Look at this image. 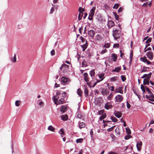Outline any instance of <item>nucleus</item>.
<instances>
[{
  "instance_id": "58836bf2",
  "label": "nucleus",
  "mask_w": 154,
  "mask_h": 154,
  "mask_svg": "<svg viewBox=\"0 0 154 154\" xmlns=\"http://www.w3.org/2000/svg\"><path fill=\"white\" fill-rule=\"evenodd\" d=\"M11 60L14 63H15L16 61V55L15 54H14V57L13 58H11Z\"/></svg>"
},
{
  "instance_id": "9d476101",
  "label": "nucleus",
  "mask_w": 154,
  "mask_h": 154,
  "mask_svg": "<svg viewBox=\"0 0 154 154\" xmlns=\"http://www.w3.org/2000/svg\"><path fill=\"white\" fill-rule=\"evenodd\" d=\"M142 145V143L141 141L137 143L136 146L138 151H140L141 150Z\"/></svg>"
},
{
  "instance_id": "f3484780",
  "label": "nucleus",
  "mask_w": 154,
  "mask_h": 154,
  "mask_svg": "<svg viewBox=\"0 0 154 154\" xmlns=\"http://www.w3.org/2000/svg\"><path fill=\"white\" fill-rule=\"evenodd\" d=\"M48 130L52 132H55V128L51 125H49L48 128Z\"/></svg>"
},
{
  "instance_id": "680f3d73",
  "label": "nucleus",
  "mask_w": 154,
  "mask_h": 154,
  "mask_svg": "<svg viewBox=\"0 0 154 154\" xmlns=\"http://www.w3.org/2000/svg\"><path fill=\"white\" fill-rule=\"evenodd\" d=\"M93 16L89 15L88 19L90 20H92L93 19Z\"/></svg>"
},
{
  "instance_id": "4468645a",
  "label": "nucleus",
  "mask_w": 154,
  "mask_h": 154,
  "mask_svg": "<svg viewBox=\"0 0 154 154\" xmlns=\"http://www.w3.org/2000/svg\"><path fill=\"white\" fill-rule=\"evenodd\" d=\"M115 24L112 21L110 20L108 21V26L109 27H111L114 26Z\"/></svg>"
},
{
  "instance_id": "f03ea898",
  "label": "nucleus",
  "mask_w": 154,
  "mask_h": 154,
  "mask_svg": "<svg viewBox=\"0 0 154 154\" xmlns=\"http://www.w3.org/2000/svg\"><path fill=\"white\" fill-rule=\"evenodd\" d=\"M69 67V65L63 63L60 68V70L62 71V72L64 75V74L68 72Z\"/></svg>"
},
{
  "instance_id": "79ce46f5",
  "label": "nucleus",
  "mask_w": 154,
  "mask_h": 154,
  "mask_svg": "<svg viewBox=\"0 0 154 154\" xmlns=\"http://www.w3.org/2000/svg\"><path fill=\"white\" fill-rule=\"evenodd\" d=\"M152 39L151 38H149L148 39H147V40L146 42V43H147L151 42L152 41Z\"/></svg>"
},
{
  "instance_id": "20e7f679",
  "label": "nucleus",
  "mask_w": 154,
  "mask_h": 154,
  "mask_svg": "<svg viewBox=\"0 0 154 154\" xmlns=\"http://www.w3.org/2000/svg\"><path fill=\"white\" fill-rule=\"evenodd\" d=\"M149 95H146V98L148 99L149 100L151 101L154 102V95L152 93L151 91V93H148Z\"/></svg>"
},
{
  "instance_id": "8fccbe9b",
  "label": "nucleus",
  "mask_w": 154,
  "mask_h": 154,
  "mask_svg": "<svg viewBox=\"0 0 154 154\" xmlns=\"http://www.w3.org/2000/svg\"><path fill=\"white\" fill-rule=\"evenodd\" d=\"M109 89L111 91H113L114 90V87L113 86H111V87H109Z\"/></svg>"
},
{
  "instance_id": "c9c22d12",
  "label": "nucleus",
  "mask_w": 154,
  "mask_h": 154,
  "mask_svg": "<svg viewBox=\"0 0 154 154\" xmlns=\"http://www.w3.org/2000/svg\"><path fill=\"white\" fill-rule=\"evenodd\" d=\"M84 94H85L86 97H88V91L87 89L85 88L84 91Z\"/></svg>"
},
{
  "instance_id": "c03bdc74",
  "label": "nucleus",
  "mask_w": 154,
  "mask_h": 154,
  "mask_svg": "<svg viewBox=\"0 0 154 154\" xmlns=\"http://www.w3.org/2000/svg\"><path fill=\"white\" fill-rule=\"evenodd\" d=\"M94 94L96 95H97L98 94L99 91L97 89L94 90Z\"/></svg>"
},
{
  "instance_id": "423d86ee",
  "label": "nucleus",
  "mask_w": 154,
  "mask_h": 154,
  "mask_svg": "<svg viewBox=\"0 0 154 154\" xmlns=\"http://www.w3.org/2000/svg\"><path fill=\"white\" fill-rule=\"evenodd\" d=\"M146 56L150 60H152L153 58V54L151 51H149L146 53Z\"/></svg>"
},
{
  "instance_id": "6e6d98bb",
  "label": "nucleus",
  "mask_w": 154,
  "mask_h": 154,
  "mask_svg": "<svg viewBox=\"0 0 154 154\" xmlns=\"http://www.w3.org/2000/svg\"><path fill=\"white\" fill-rule=\"evenodd\" d=\"M90 134L91 135V137H92L93 135V132L92 130V129H91L90 131Z\"/></svg>"
},
{
  "instance_id": "5701e85b",
  "label": "nucleus",
  "mask_w": 154,
  "mask_h": 154,
  "mask_svg": "<svg viewBox=\"0 0 154 154\" xmlns=\"http://www.w3.org/2000/svg\"><path fill=\"white\" fill-rule=\"evenodd\" d=\"M85 124L84 122H81L79 124V127L80 129L84 128L85 127Z\"/></svg>"
},
{
  "instance_id": "aec40b11",
  "label": "nucleus",
  "mask_w": 154,
  "mask_h": 154,
  "mask_svg": "<svg viewBox=\"0 0 154 154\" xmlns=\"http://www.w3.org/2000/svg\"><path fill=\"white\" fill-rule=\"evenodd\" d=\"M81 46L82 48V51H84L87 48L88 45L86 43L84 44L83 45H81Z\"/></svg>"
},
{
  "instance_id": "39448f33",
  "label": "nucleus",
  "mask_w": 154,
  "mask_h": 154,
  "mask_svg": "<svg viewBox=\"0 0 154 154\" xmlns=\"http://www.w3.org/2000/svg\"><path fill=\"white\" fill-rule=\"evenodd\" d=\"M123 99V96L122 95H118L116 96V102L120 103Z\"/></svg>"
},
{
  "instance_id": "2eb2a0df",
  "label": "nucleus",
  "mask_w": 154,
  "mask_h": 154,
  "mask_svg": "<svg viewBox=\"0 0 154 154\" xmlns=\"http://www.w3.org/2000/svg\"><path fill=\"white\" fill-rule=\"evenodd\" d=\"M104 76V74L103 73H100L98 74L99 77L101 79V81H102L105 78Z\"/></svg>"
},
{
  "instance_id": "4d7b16f0",
  "label": "nucleus",
  "mask_w": 154,
  "mask_h": 154,
  "mask_svg": "<svg viewBox=\"0 0 154 154\" xmlns=\"http://www.w3.org/2000/svg\"><path fill=\"white\" fill-rule=\"evenodd\" d=\"M84 79H85V80L86 82H88L89 81V79H88V77H86V78H84ZM88 83H88V82H87V84L88 85Z\"/></svg>"
},
{
  "instance_id": "5fc2aeb1",
  "label": "nucleus",
  "mask_w": 154,
  "mask_h": 154,
  "mask_svg": "<svg viewBox=\"0 0 154 154\" xmlns=\"http://www.w3.org/2000/svg\"><path fill=\"white\" fill-rule=\"evenodd\" d=\"M38 104L39 106H42L44 104V103L43 101H41Z\"/></svg>"
},
{
  "instance_id": "a19ab883",
  "label": "nucleus",
  "mask_w": 154,
  "mask_h": 154,
  "mask_svg": "<svg viewBox=\"0 0 154 154\" xmlns=\"http://www.w3.org/2000/svg\"><path fill=\"white\" fill-rule=\"evenodd\" d=\"M112 59L114 61H116V55L115 54H112Z\"/></svg>"
},
{
  "instance_id": "37998d69",
  "label": "nucleus",
  "mask_w": 154,
  "mask_h": 154,
  "mask_svg": "<svg viewBox=\"0 0 154 154\" xmlns=\"http://www.w3.org/2000/svg\"><path fill=\"white\" fill-rule=\"evenodd\" d=\"M116 31V29H113V35L114 37V39H116V32H115Z\"/></svg>"
},
{
  "instance_id": "e433bc0d",
  "label": "nucleus",
  "mask_w": 154,
  "mask_h": 154,
  "mask_svg": "<svg viewBox=\"0 0 154 154\" xmlns=\"http://www.w3.org/2000/svg\"><path fill=\"white\" fill-rule=\"evenodd\" d=\"M146 57H141L140 58V60L141 61L144 62L146 63Z\"/></svg>"
},
{
  "instance_id": "603ef678",
  "label": "nucleus",
  "mask_w": 154,
  "mask_h": 154,
  "mask_svg": "<svg viewBox=\"0 0 154 154\" xmlns=\"http://www.w3.org/2000/svg\"><path fill=\"white\" fill-rule=\"evenodd\" d=\"M54 7H52L51 9L50 13L51 14H52L53 13V12H54Z\"/></svg>"
},
{
  "instance_id": "49530a36",
  "label": "nucleus",
  "mask_w": 154,
  "mask_h": 154,
  "mask_svg": "<svg viewBox=\"0 0 154 154\" xmlns=\"http://www.w3.org/2000/svg\"><path fill=\"white\" fill-rule=\"evenodd\" d=\"M51 56H54L55 54V50L54 49H53L51 51Z\"/></svg>"
},
{
  "instance_id": "f704fd0d",
  "label": "nucleus",
  "mask_w": 154,
  "mask_h": 154,
  "mask_svg": "<svg viewBox=\"0 0 154 154\" xmlns=\"http://www.w3.org/2000/svg\"><path fill=\"white\" fill-rule=\"evenodd\" d=\"M141 90H142L143 94L145 92V86H144L143 85H141Z\"/></svg>"
},
{
  "instance_id": "412c9836",
  "label": "nucleus",
  "mask_w": 154,
  "mask_h": 154,
  "mask_svg": "<svg viewBox=\"0 0 154 154\" xmlns=\"http://www.w3.org/2000/svg\"><path fill=\"white\" fill-rule=\"evenodd\" d=\"M77 94L80 97L82 96V91L79 88L77 90Z\"/></svg>"
},
{
  "instance_id": "7ed1b4c3",
  "label": "nucleus",
  "mask_w": 154,
  "mask_h": 154,
  "mask_svg": "<svg viewBox=\"0 0 154 154\" xmlns=\"http://www.w3.org/2000/svg\"><path fill=\"white\" fill-rule=\"evenodd\" d=\"M70 82V80L67 77L62 76L60 82L62 84L66 85L68 84V82Z\"/></svg>"
},
{
  "instance_id": "0eeeda50",
  "label": "nucleus",
  "mask_w": 154,
  "mask_h": 154,
  "mask_svg": "<svg viewBox=\"0 0 154 154\" xmlns=\"http://www.w3.org/2000/svg\"><path fill=\"white\" fill-rule=\"evenodd\" d=\"M101 93L104 96H107L109 94L108 90L104 88L102 89Z\"/></svg>"
},
{
  "instance_id": "338daca9",
  "label": "nucleus",
  "mask_w": 154,
  "mask_h": 154,
  "mask_svg": "<svg viewBox=\"0 0 154 154\" xmlns=\"http://www.w3.org/2000/svg\"><path fill=\"white\" fill-rule=\"evenodd\" d=\"M121 69V68L119 67H116V72H119Z\"/></svg>"
},
{
  "instance_id": "a18cd8bd",
  "label": "nucleus",
  "mask_w": 154,
  "mask_h": 154,
  "mask_svg": "<svg viewBox=\"0 0 154 154\" xmlns=\"http://www.w3.org/2000/svg\"><path fill=\"white\" fill-rule=\"evenodd\" d=\"M123 9H124L122 7H120L119 10H118V12L120 13V12H122V11L123 10Z\"/></svg>"
},
{
  "instance_id": "c85d7f7f",
  "label": "nucleus",
  "mask_w": 154,
  "mask_h": 154,
  "mask_svg": "<svg viewBox=\"0 0 154 154\" xmlns=\"http://www.w3.org/2000/svg\"><path fill=\"white\" fill-rule=\"evenodd\" d=\"M147 68H149L143 66V69L141 70V73H143L144 72H147Z\"/></svg>"
},
{
  "instance_id": "ddd939ff",
  "label": "nucleus",
  "mask_w": 154,
  "mask_h": 154,
  "mask_svg": "<svg viewBox=\"0 0 154 154\" xmlns=\"http://www.w3.org/2000/svg\"><path fill=\"white\" fill-rule=\"evenodd\" d=\"M121 35V31L118 30L116 29V39L119 38Z\"/></svg>"
},
{
  "instance_id": "7c9ffc66",
  "label": "nucleus",
  "mask_w": 154,
  "mask_h": 154,
  "mask_svg": "<svg viewBox=\"0 0 154 154\" xmlns=\"http://www.w3.org/2000/svg\"><path fill=\"white\" fill-rule=\"evenodd\" d=\"M66 107H64V106H62L60 109L61 112H64L66 110Z\"/></svg>"
},
{
  "instance_id": "09e8293b",
  "label": "nucleus",
  "mask_w": 154,
  "mask_h": 154,
  "mask_svg": "<svg viewBox=\"0 0 154 154\" xmlns=\"http://www.w3.org/2000/svg\"><path fill=\"white\" fill-rule=\"evenodd\" d=\"M116 80V77H112L110 79V81L111 82H113L115 81Z\"/></svg>"
},
{
  "instance_id": "9b49d317",
  "label": "nucleus",
  "mask_w": 154,
  "mask_h": 154,
  "mask_svg": "<svg viewBox=\"0 0 154 154\" xmlns=\"http://www.w3.org/2000/svg\"><path fill=\"white\" fill-rule=\"evenodd\" d=\"M96 9V7H93L92 8L91 10L89 13V15L91 16H93L94 15V14L95 13V10Z\"/></svg>"
},
{
  "instance_id": "b1692460",
  "label": "nucleus",
  "mask_w": 154,
  "mask_h": 154,
  "mask_svg": "<svg viewBox=\"0 0 154 154\" xmlns=\"http://www.w3.org/2000/svg\"><path fill=\"white\" fill-rule=\"evenodd\" d=\"M122 113L121 112H116V117L118 118H120L122 116Z\"/></svg>"
},
{
  "instance_id": "72a5a7b5",
  "label": "nucleus",
  "mask_w": 154,
  "mask_h": 154,
  "mask_svg": "<svg viewBox=\"0 0 154 154\" xmlns=\"http://www.w3.org/2000/svg\"><path fill=\"white\" fill-rule=\"evenodd\" d=\"M132 136L130 135H127L125 137V139L126 140H127L129 138H132Z\"/></svg>"
},
{
  "instance_id": "cd10ccee",
  "label": "nucleus",
  "mask_w": 154,
  "mask_h": 154,
  "mask_svg": "<svg viewBox=\"0 0 154 154\" xmlns=\"http://www.w3.org/2000/svg\"><path fill=\"white\" fill-rule=\"evenodd\" d=\"M151 2L149 3H148V2H147L146 3H144L142 7H146L148 5H149V6H151Z\"/></svg>"
},
{
  "instance_id": "4c0bfd02",
  "label": "nucleus",
  "mask_w": 154,
  "mask_h": 154,
  "mask_svg": "<svg viewBox=\"0 0 154 154\" xmlns=\"http://www.w3.org/2000/svg\"><path fill=\"white\" fill-rule=\"evenodd\" d=\"M107 52V50L106 49H104L102 50L100 52V54H101L102 55V54H105V53H106Z\"/></svg>"
},
{
  "instance_id": "6ab92c4d",
  "label": "nucleus",
  "mask_w": 154,
  "mask_h": 154,
  "mask_svg": "<svg viewBox=\"0 0 154 154\" xmlns=\"http://www.w3.org/2000/svg\"><path fill=\"white\" fill-rule=\"evenodd\" d=\"M95 37L96 40L97 41H101L102 39L101 36L99 34L97 35Z\"/></svg>"
},
{
  "instance_id": "1a4fd4ad",
  "label": "nucleus",
  "mask_w": 154,
  "mask_h": 154,
  "mask_svg": "<svg viewBox=\"0 0 154 154\" xmlns=\"http://www.w3.org/2000/svg\"><path fill=\"white\" fill-rule=\"evenodd\" d=\"M95 33V32L92 29L88 31V35L90 37L92 38L94 37Z\"/></svg>"
},
{
  "instance_id": "864d4df0",
  "label": "nucleus",
  "mask_w": 154,
  "mask_h": 154,
  "mask_svg": "<svg viewBox=\"0 0 154 154\" xmlns=\"http://www.w3.org/2000/svg\"><path fill=\"white\" fill-rule=\"evenodd\" d=\"M127 106L128 109H130L131 107V105L129 103L128 101H127Z\"/></svg>"
},
{
  "instance_id": "ea45409f",
  "label": "nucleus",
  "mask_w": 154,
  "mask_h": 154,
  "mask_svg": "<svg viewBox=\"0 0 154 154\" xmlns=\"http://www.w3.org/2000/svg\"><path fill=\"white\" fill-rule=\"evenodd\" d=\"M121 78L122 81L123 82H125L126 80V77L124 75H122L121 76Z\"/></svg>"
},
{
  "instance_id": "0e129e2a",
  "label": "nucleus",
  "mask_w": 154,
  "mask_h": 154,
  "mask_svg": "<svg viewBox=\"0 0 154 154\" xmlns=\"http://www.w3.org/2000/svg\"><path fill=\"white\" fill-rule=\"evenodd\" d=\"M153 124H154V120H152L151 121V122L149 123V127L150 126V125Z\"/></svg>"
},
{
  "instance_id": "69168bd1",
  "label": "nucleus",
  "mask_w": 154,
  "mask_h": 154,
  "mask_svg": "<svg viewBox=\"0 0 154 154\" xmlns=\"http://www.w3.org/2000/svg\"><path fill=\"white\" fill-rule=\"evenodd\" d=\"M83 75L84 77V78H85L86 77H88V74L87 73H84L83 74Z\"/></svg>"
},
{
  "instance_id": "4be33fe9",
  "label": "nucleus",
  "mask_w": 154,
  "mask_h": 154,
  "mask_svg": "<svg viewBox=\"0 0 154 154\" xmlns=\"http://www.w3.org/2000/svg\"><path fill=\"white\" fill-rule=\"evenodd\" d=\"M59 133L60 134L62 137H63V135L64 134V132L63 128H61L59 131Z\"/></svg>"
},
{
  "instance_id": "a878e982",
  "label": "nucleus",
  "mask_w": 154,
  "mask_h": 154,
  "mask_svg": "<svg viewBox=\"0 0 154 154\" xmlns=\"http://www.w3.org/2000/svg\"><path fill=\"white\" fill-rule=\"evenodd\" d=\"M126 133L127 134L129 135L131 134V132L130 129L128 127H127L125 128Z\"/></svg>"
},
{
  "instance_id": "a211bd4d",
  "label": "nucleus",
  "mask_w": 154,
  "mask_h": 154,
  "mask_svg": "<svg viewBox=\"0 0 154 154\" xmlns=\"http://www.w3.org/2000/svg\"><path fill=\"white\" fill-rule=\"evenodd\" d=\"M112 105L110 103H107L105 105V108L107 109H108L111 107Z\"/></svg>"
},
{
  "instance_id": "c756f323",
  "label": "nucleus",
  "mask_w": 154,
  "mask_h": 154,
  "mask_svg": "<svg viewBox=\"0 0 154 154\" xmlns=\"http://www.w3.org/2000/svg\"><path fill=\"white\" fill-rule=\"evenodd\" d=\"M90 74L91 77H93L95 75L94 70H92L90 71Z\"/></svg>"
},
{
  "instance_id": "e2e57ef3",
  "label": "nucleus",
  "mask_w": 154,
  "mask_h": 154,
  "mask_svg": "<svg viewBox=\"0 0 154 154\" xmlns=\"http://www.w3.org/2000/svg\"><path fill=\"white\" fill-rule=\"evenodd\" d=\"M146 63L147 64H151V62L147 59H146Z\"/></svg>"
},
{
  "instance_id": "2f4dec72",
  "label": "nucleus",
  "mask_w": 154,
  "mask_h": 154,
  "mask_svg": "<svg viewBox=\"0 0 154 154\" xmlns=\"http://www.w3.org/2000/svg\"><path fill=\"white\" fill-rule=\"evenodd\" d=\"M83 138H80L77 139L76 141L77 143H81L83 142Z\"/></svg>"
},
{
  "instance_id": "774afa93",
  "label": "nucleus",
  "mask_w": 154,
  "mask_h": 154,
  "mask_svg": "<svg viewBox=\"0 0 154 154\" xmlns=\"http://www.w3.org/2000/svg\"><path fill=\"white\" fill-rule=\"evenodd\" d=\"M120 57H121L122 58V57H123V56L124 55V54H123V53H122V51L121 50H120Z\"/></svg>"
},
{
  "instance_id": "473e14b6",
  "label": "nucleus",
  "mask_w": 154,
  "mask_h": 154,
  "mask_svg": "<svg viewBox=\"0 0 154 154\" xmlns=\"http://www.w3.org/2000/svg\"><path fill=\"white\" fill-rule=\"evenodd\" d=\"M20 103V101L19 100H17L15 102V105L17 106H19Z\"/></svg>"
},
{
  "instance_id": "f257e3e1",
  "label": "nucleus",
  "mask_w": 154,
  "mask_h": 154,
  "mask_svg": "<svg viewBox=\"0 0 154 154\" xmlns=\"http://www.w3.org/2000/svg\"><path fill=\"white\" fill-rule=\"evenodd\" d=\"M59 97L58 96H55L53 97L52 99L53 100L54 103L56 105L62 104L65 103V100L63 98H61L59 100Z\"/></svg>"
},
{
  "instance_id": "393cba45",
  "label": "nucleus",
  "mask_w": 154,
  "mask_h": 154,
  "mask_svg": "<svg viewBox=\"0 0 154 154\" xmlns=\"http://www.w3.org/2000/svg\"><path fill=\"white\" fill-rule=\"evenodd\" d=\"M110 47V44L109 43L105 44L103 46V48H109Z\"/></svg>"
},
{
  "instance_id": "052dcab7",
  "label": "nucleus",
  "mask_w": 154,
  "mask_h": 154,
  "mask_svg": "<svg viewBox=\"0 0 154 154\" xmlns=\"http://www.w3.org/2000/svg\"><path fill=\"white\" fill-rule=\"evenodd\" d=\"M82 15H81V13H80L78 15V19L79 20H80L81 19Z\"/></svg>"
},
{
  "instance_id": "bf43d9fd",
  "label": "nucleus",
  "mask_w": 154,
  "mask_h": 154,
  "mask_svg": "<svg viewBox=\"0 0 154 154\" xmlns=\"http://www.w3.org/2000/svg\"><path fill=\"white\" fill-rule=\"evenodd\" d=\"M62 97L63 98H65V97H66V93L65 92H64L62 94Z\"/></svg>"
},
{
  "instance_id": "6e6552de",
  "label": "nucleus",
  "mask_w": 154,
  "mask_h": 154,
  "mask_svg": "<svg viewBox=\"0 0 154 154\" xmlns=\"http://www.w3.org/2000/svg\"><path fill=\"white\" fill-rule=\"evenodd\" d=\"M123 86H120L116 88V93H119L121 94H123Z\"/></svg>"
},
{
  "instance_id": "de8ad7c7",
  "label": "nucleus",
  "mask_w": 154,
  "mask_h": 154,
  "mask_svg": "<svg viewBox=\"0 0 154 154\" xmlns=\"http://www.w3.org/2000/svg\"><path fill=\"white\" fill-rule=\"evenodd\" d=\"M145 89L148 92V94L149 93H151V91L149 90V88L146 86H145Z\"/></svg>"
},
{
  "instance_id": "13d9d810",
  "label": "nucleus",
  "mask_w": 154,
  "mask_h": 154,
  "mask_svg": "<svg viewBox=\"0 0 154 154\" xmlns=\"http://www.w3.org/2000/svg\"><path fill=\"white\" fill-rule=\"evenodd\" d=\"M133 54L132 52H131L130 54V61H131L133 58Z\"/></svg>"
},
{
  "instance_id": "dca6fc26",
  "label": "nucleus",
  "mask_w": 154,
  "mask_h": 154,
  "mask_svg": "<svg viewBox=\"0 0 154 154\" xmlns=\"http://www.w3.org/2000/svg\"><path fill=\"white\" fill-rule=\"evenodd\" d=\"M62 119L64 121L67 120L68 118V117L67 115H63L61 116Z\"/></svg>"
},
{
  "instance_id": "bb28decb",
  "label": "nucleus",
  "mask_w": 154,
  "mask_h": 154,
  "mask_svg": "<svg viewBox=\"0 0 154 154\" xmlns=\"http://www.w3.org/2000/svg\"><path fill=\"white\" fill-rule=\"evenodd\" d=\"M106 115L105 114H103L102 115L100 116L99 118V120L101 121L103 119H104L106 118Z\"/></svg>"
},
{
  "instance_id": "3c124183",
  "label": "nucleus",
  "mask_w": 154,
  "mask_h": 154,
  "mask_svg": "<svg viewBox=\"0 0 154 154\" xmlns=\"http://www.w3.org/2000/svg\"><path fill=\"white\" fill-rule=\"evenodd\" d=\"M111 120L113 122H116V119L113 116H111Z\"/></svg>"
},
{
  "instance_id": "f8f14e48",
  "label": "nucleus",
  "mask_w": 154,
  "mask_h": 154,
  "mask_svg": "<svg viewBox=\"0 0 154 154\" xmlns=\"http://www.w3.org/2000/svg\"><path fill=\"white\" fill-rule=\"evenodd\" d=\"M149 78H145L143 80V84L144 85H149Z\"/></svg>"
}]
</instances>
